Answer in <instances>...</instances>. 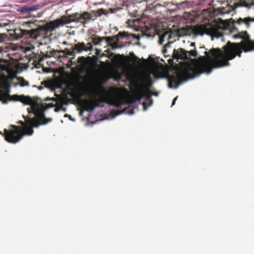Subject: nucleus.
Here are the masks:
<instances>
[{
    "label": "nucleus",
    "mask_w": 254,
    "mask_h": 254,
    "mask_svg": "<svg viewBox=\"0 0 254 254\" xmlns=\"http://www.w3.org/2000/svg\"><path fill=\"white\" fill-rule=\"evenodd\" d=\"M235 39H241L240 43H231L228 41L223 49V51L219 48L212 49L210 51L214 59L211 63H202L192 66L188 65L182 70L177 71L172 75L168 76L169 87L177 88L183 82L192 78L201 73L211 72L213 67L217 68L230 64L229 61L234 59L236 56L241 57L244 51L245 53L254 51V40L250 38L247 31H241L233 35Z\"/></svg>",
    "instance_id": "f257e3e1"
},
{
    "label": "nucleus",
    "mask_w": 254,
    "mask_h": 254,
    "mask_svg": "<svg viewBox=\"0 0 254 254\" xmlns=\"http://www.w3.org/2000/svg\"><path fill=\"white\" fill-rule=\"evenodd\" d=\"M102 14H106L105 10L103 8L93 10L91 12L84 11L81 14L75 13L68 16H62L60 18L51 21L46 23L43 26H39L36 29L21 30V32L22 37H25L26 38H31L36 39L44 35L46 32L53 31L57 28L65 24L72 22L78 21L84 25L86 23L85 21L90 19L94 20L98 16Z\"/></svg>",
    "instance_id": "f03ea898"
},
{
    "label": "nucleus",
    "mask_w": 254,
    "mask_h": 254,
    "mask_svg": "<svg viewBox=\"0 0 254 254\" xmlns=\"http://www.w3.org/2000/svg\"><path fill=\"white\" fill-rule=\"evenodd\" d=\"M27 119H25L26 123L23 124V129L19 126L15 125H11L12 128L6 129L3 130V134L5 140L11 143H16L19 142L24 135H31L33 134L34 130L33 127H37L39 123L36 119L31 118L27 117Z\"/></svg>",
    "instance_id": "7ed1b4c3"
},
{
    "label": "nucleus",
    "mask_w": 254,
    "mask_h": 254,
    "mask_svg": "<svg viewBox=\"0 0 254 254\" xmlns=\"http://www.w3.org/2000/svg\"><path fill=\"white\" fill-rule=\"evenodd\" d=\"M228 25L227 22L220 18L214 24L196 26L194 28L193 31L196 35H203L206 34L212 37L219 38L223 35V30L226 29Z\"/></svg>",
    "instance_id": "20e7f679"
},
{
    "label": "nucleus",
    "mask_w": 254,
    "mask_h": 254,
    "mask_svg": "<svg viewBox=\"0 0 254 254\" xmlns=\"http://www.w3.org/2000/svg\"><path fill=\"white\" fill-rule=\"evenodd\" d=\"M106 102L109 105H113L118 108H122L124 102L122 99L117 97H112L110 99H94L90 100H84L82 101V106L86 111H92L96 107H103L102 103Z\"/></svg>",
    "instance_id": "39448f33"
},
{
    "label": "nucleus",
    "mask_w": 254,
    "mask_h": 254,
    "mask_svg": "<svg viewBox=\"0 0 254 254\" xmlns=\"http://www.w3.org/2000/svg\"><path fill=\"white\" fill-rule=\"evenodd\" d=\"M55 106L53 103H41L40 105V108H38L35 106H32L27 109L29 114H34L36 116H39L42 121V124H46L52 121V119L51 118L47 119L44 115V112L47 109L53 108Z\"/></svg>",
    "instance_id": "423d86ee"
},
{
    "label": "nucleus",
    "mask_w": 254,
    "mask_h": 254,
    "mask_svg": "<svg viewBox=\"0 0 254 254\" xmlns=\"http://www.w3.org/2000/svg\"><path fill=\"white\" fill-rule=\"evenodd\" d=\"M9 87L8 86L5 92H3L2 90H0V100L3 101V103H6L7 101H20L21 97V95H9Z\"/></svg>",
    "instance_id": "0eeeda50"
},
{
    "label": "nucleus",
    "mask_w": 254,
    "mask_h": 254,
    "mask_svg": "<svg viewBox=\"0 0 254 254\" xmlns=\"http://www.w3.org/2000/svg\"><path fill=\"white\" fill-rule=\"evenodd\" d=\"M127 33L124 32H119L117 35L113 36V37H104L105 40H106V42L108 44L113 43V47L114 48L119 47L118 45V42L119 41V38H124L127 37Z\"/></svg>",
    "instance_id": "6e6552de"
},
{
    "label": "nucleus",
    "mask_w": 254,
    "mask_h": 254,
    "mask_svg": "<svg viewBox=\"0 0 254 254\" xmlns=\"http://www.w3.org/2000/svg\"><path fill=\"white\" fill-rule=\"evenodd\" d=\"M188 54V52L182 48H180L177 50L174 49L172 57L176 59L187 60L189 59Z\"/></svg>",
    "instance_id": "1a4fd4ad"
},
{
    "label": "nucleus",
    "mask_w": 254,
    "mask_h": 254,
    "mask_svg": "<svg viewBox=\"0 0 254 254\" xmlns=\"http://www.w3.org/2000/svg\"><path fill=\"white\" fill-rule=\"evenodd\" d=\"M146 95L143 90H140L135 93L133 97L128 100V103L132 104L136 101H140L142 98L146 97Z\"/></svg>",
    "instance_id": "9d476101"
},
{
    "label": "nucleus",
    "mask_w": 254,
    "mask_h": 254,
    "mask_svg": "<svg viewBox=\"0 0 254 254\" xmlns=\"http://www.w3.org/2000/svg\"><path fill=\"white\" fill-rule=\"evenodd\" d=\"M89 50L86 48V45L84 42H79L75 44L73 47V50L78 53H80L83 51H89Z\"/></svg>",
    "instance_id": "9b49d317"
},
{
    "label": "nucleus",
    "mask_w": 254,
    "mask_h": 254,
    "mask_svg": "<svg viewBox=\"0 0 254 254\" xmlns=\"http://www.w3.org/2000/svg\"><path fill=\"white\" fill-rule=\"evenodd\" d=\"M21 99L20 102L23 103L24 104L30 105H32L31 107H36V105H34V104H36V101H34L30 97L21 95Z\"/></svg>",
    "instance_id": "f8f14e48"
},
{
    "label": "nucleus",
    "mask_w": 254,
    "mask_h": 254,
    "mask_svg": "<svg viewBox=\"0 0 254 254\" xmlns=\"http://www.w3.org/2000/svg\"><path fill=\"white\" fill-rule=\"evenodd\" d=\"M39 8V6L38 5L34 6H29L27 5H24L20 8V11L22 13H30V12L35 11L38 9Z\"/></svg>",
    "instance_id": "ddd939ff"
},
{
    "label": "nucleus",
    "mask_w": 254,
    "mask_h": 254,
    "mask_svg": "<svg viewBox=\"0 0 254 254\" xmlns=\"http://www.w3.org/2000/svg\"><path fill=\"white\" fill-rule=\"evenodd\" d=\"M153 103V100L150 97V94L146 96V101L143 103V110H146L147 108Z\"/></svg>",
    "instance_id": "4468645a"
},
{
    "label": "nucleus",
    "mask_w": 254,
    "mask_h": 254,
    "mask_svg": "<svg viewBox=\"0 0 254 254\" xmlns=\"http://www.w3.org/2000/svg\"><path fill=\"white\" fill-rule=\"evenodd\" d=\"M153 84V81L151 77L148 75L144 79V85L146 89L148 90V92H150L149 88L151 87Z\"/></svg>",
    "instance_id": "2eb2a0df"
},
{
    "label": "nucleus",
    "mask_w": 254,
    "mask_h": 254,
    "mask_svg": "<svg viewBox=\"0 0 254 254\" xmlns=\"http://www.w3.org/2000/svg\"><path fill=\"white\" fill-rule=\"evenodd\" d=\"M116 112L117 113L116 115H119L124 112H126L130 115H132L134 113V108H131L130 106H128L127 108H126L122 111L118 110Z\"/></svg>",
    "instance_id": "dca6fc26"
},
{
    "label": "nucleus",
    "mask_w": 254,
    "mask_h": 254,
    "mask_svg": "<svg viewBox=\"0 0 254 254\" xmlns=\"http://www.w3.org/2000/svg\"><path fill=\"white\" fill-rule=\"evenodd\" d=\"M250 22H254V17L251 18L250 17L245 18L244 19L240 18L238 21V23L241 24L243 22L245 23L248 26H249Z\"/></svg>",
    "instance_id": "f3484780"
},
{
    "label": "nucleus",
    "mask_w": 254,
    "mask_h": 254,
    "mask_svg": "<svg viewBox=\"0 0 254 254\" xmlns=\"http://www.w3.org/2000/svg\"><path fill=\"white\" fill-rule=\"evenodd\" d=\"M236 7H241L244 6L246 7H250L251 6L250 4H249L245 0H240L235 4Z\"/></svg>",
    "instance_id": "a211bd4d"
},
{
    "label": "nucleus",
    "mask_w": 254,
    "mask_h": 254,
    "mask_svg": "<svg viewBox=\"0 0 254 254\" xmlns=\"http://www.w3.org/2000/svg\"><path fill=\"white\" fill-rule=\"evenodd\" d=\"M44 85V86L49 89H53L54 88L55 83L52 81H44L42 82V85Z\"/></svg>",
    "instance_id": "6ab92c4d"
},
{
    "label": "nucleus",
    "mask_w": 254,
    "mask_h": 254,
    "mask_svg": "<svg viewBox=\"0 0 254 254\" xmlns=\"http://www.w3.org/2000/svg\"><path fill=\"white\" fill-rule=\"evenodd\" d=\"M104 40H105L104 37H100L99 36H97L92 39L93 43L95 45H97L99 44L101 42H102Z\"/></svg>",
    "instance_id": "aec40b11"
},
{
    "label": "nucleus",
    "mask_w": 254,
    "mask_h": 254,
    "mask_svg": "<svg viewBox=\"0 0 254 254\" xmlns=\"http://www.w3.org/2000/svg\"><path fill=\"white\" fill-rule=\"evenodd\" d=\"M18 80L20 82V85L22 87L28 86L29 85L28 81L25 80L23 77H19L18 78Z\"/></svg>",
    "instance_id": "412c9836"
},
{
    "label": "nucleus",
    "mask_w": 254,
    "mask_h": 254,
    "mask_svg": "<svg viewBox=\"0 0 254 254\" xmlns=\"http://www.w3.org/2000/svg\"><path fill=\"white\" fill-rule=\"evenodd\" d=\"M61 110H62L63 111L65 112L66 111V108L64 107L62 104H61L58 106L56 107L54 109V111L56 112H58Z\"/></svg>",
    "instance_id": "4be33fe9"
},
{
    "label": "nucleus",
    "mask_w": 254,
    "mask_h": 254,
    "mask_svg": "<svg viewBox=\"0 0 254 254\" xmlns=\"http://www.w3.org/2000/svg\"><path fill=\"white\" fill-rule=\"evenodd\" d=\"M65 52V54L69 56H74L75 54V51L73 50V48L72 49V51H70V50L68 49H65L64 51Z\"/></svg>",
    "instance_id": "5701e85b"
},
{
    "label": "nucleus",
    "mask_w": 254,
    "mask_h": 254,
    "mask_svg": "<svg viewBox=\"0 0 254 254\" xmlns=\"http://www.w3.org/2000/svg\"><path fill=\"white\" fill-rule=\"evenodd\" d=\"M7 38V36L5 34L0 33V43L5 42Z\"/></svg>",
    "instance_id": "b1692460"
},
{
    "label": "nucleus",
    "mask_w": 254,
    "mask_h": 254,
    "mask_svg": "<svg viewBox=\"0 0 254 254\" xmlns=\"http://www.w3.org/2000/svg\"><path fill=\"white\" fill-rule=\"evenodd\" d=\"M122 8L121 7H117V8H110L109 9V11L111 13H114L115 12H117V11H119L120 10L122 9Z\"/></svg>",
    "instance_id": "393cba45"
},
{
    "label": "nucleus",
    "mask_w": 254,
    "mask_h": 254,
    "mask_svg": "<svg viewBox=\"0 0 254 254\" xmlns=\"http://www.w3.org/2000/svg\"><path fill=\"white\" fill-rule=\"evenodd\" d=\"M188 53L189 54L190 56L192 57H195L197 56V53L196 50H190V51L188 52Z\"/></svg>",
    "instance_id": "a878e982"
},
{
    "label": "nucleus",
    "mask_w": 254,
    "mask_h": 254,
    "mask_svg": "<svg viewBox=\"0 0 254 254\" xmlns=\"http://www.w3.org/2000/svg\"><path fill=\"white\" fill-rule=\"evenodd\" d=\"M168 47H170V44L169 43H167V44L165 45V47L164 48V49H163V51H162V52H163V53L164 54V56L165 57H167L168 56H167L166 55L167 54V50L165 48Z\"/></svg>",
    "instance_id": "bb28decb"
},
{
    "label": "nucleus",
    "mask_w": 254,
    "mask_h": 254,
    "mask_svg": "<svg viewBox=\"0 0 254 254\" xmlns=\"http://www.w3.org/2000/svg\"><path fill=\"white\" fill-rule=\"evenodd\" d=\"M86 48L88 49H90L89 50V51H91L93 50V46H92V44L90 42H89L87 44V45H86Z\"/></svg>",
    "instance_id": "cd10ccee"
},
{
    "label": "nucleus",
    "mask_w": 254,
    "mask_h": 254,
    "mask_svg": "<svg viewBox=\"0 0 254 254\" xmlns=\"http://www.w3.org/2000/svg\"><path fill=\"white\" fill-rule=\"evenodd\" d=\"M164 36H161L160 37V38H159V43L160 44H161L163 43V42L164 41Z\"/></svg>",
    "instance_id": "c85d7f7f"
},
{
    "label": "nucleus",
    "mask_w": 254,
    "mask_h": 254,
    "mask_svg": "<svg viewBox=\"0 0 254 254\" xmlns=\"http://www.w3.org/2000/svg\"><path fill=\"white\" fill-rule=\"evenodd\" d=\"M204 54H205V56H206V57L207 58H208L209 59L210 58V55H209V52L205 51L204 52Z\"/></svg>",
    "instance_id": "c756f323"
},
{
    "label": "nucleus",
    "mask_w": 254,
    "mask_h": 254,
    "mask_svg": "<svg viewBox=\"0 0 254 254\" xmlns=\"http://www.w3.org/2000/svg\"><path fill=\"white\" fill-rule=\"evenodd\" d=\"M178 98V96L176 97L173 100V102H172V106L174 105L175 103H176V100Z\"/></svg>",
    "instance_id": "7c9ffc66"
},
{
    "label": "nucleus",
    "mask_w": 254,
    "mask_h": 254,
    "mask_svg": "<svg viewBox=\"0 0 254 254\" xmlns=\"http://www.w3.org/2000/svg\"><path fill=\"white\" fill-rule=\"evenodd\" d=\"M43 88H44V87H43V86H39V87H38V89H39V90H42V89H43Z\"/></svg>",
    "instance_id": "2f4dec72"
},
{
    "label": "nucleus",
    "mask_w": 254,
    "mask_h": 254,
    "mask_svg": "<svg viewBox=\"0 0 254 254\" xmlns=\"http://www.w3.org/2000/svg\"><path fill=\"white\" fill-rule=\"evenodd\" d=\"M51 100H52V99H51L50 98H49V97H47L45 99V101H49Z\"/></svg>",
    "instance_id": "473e14b6"
},
{
    "label": "nucleus",
    "mask_w": 254,
    "mask_h": 254,
    "mask_svg": "<svg viewBox=\"0 0 254 254\" xmlns=\"http://www.w3.org/2000/svg\"><path fill=\"white\" fill-rule=\"evenodd\" d=\"M190 45H191V46H194L195 45V44H194V43H191V44H190Z\"/></svg>",
    "instance_id": "72a5a7b5"
},
{
    "label": "nucleus",
    "mask_w": 254,
    "mask_h": 254,
    "mask_svg": "<svg viewBox=\"0 0 254 254\" xmlns=\"http://www.w3.org/2000/svg\"><path fill=\"white\" fill-rule=\"evenodd\" d=\"M251 4V5H254V0H252V3L251 4Z\"/></svg>",
    "instance_id": "f704fd0d"
},
{
    "label": "nucleus",
    "mask_w": 254,
    "mask_h": 254,
    "mask_svg": "<svg viewBox=\"0 0 254 254\" xmlns=\"http://www.w3.org/2000/svg\"><path fill=\"white\" fill-rule=\"evenodd\" d=\"M64 116H65V117H70V115H67V114H65Z\"/></svg>",
    "instance_id": "c9c22d12"
},
{
    "label": "nucleus",
    "mask_w": 254,
    "mask_h": 254,
    "mask_svg": "<svg viewBox=\"0 0 254 254\" xmlns=\"http://www.w3.org/2000/svg\"><path fill=\"white\" fill-rule=\"evenodd\" d=\"M152 94L154 95H156V96H157L158 95V94L157 93H153Z\"/></svg>",
    "instance_id": "e433bc0d"
},
{
    "label": "nucleus",
    "mask_w": 254,
    "mask_h": 254,
    "mask_svg": "<svg viewBox=\"0 0 254 254\" xmlns=\"http://www.w3.org/2000/svg\"><path fill=\"white\" fill-rule=\"evenodd\" d=\"M64 44H66V42H64Z\"/></svg>",
    "instance_id": "4c0bfd02"
}]
</instances>
